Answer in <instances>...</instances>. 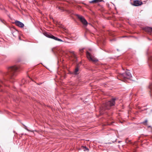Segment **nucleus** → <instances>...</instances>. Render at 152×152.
I'll return each instance as SVG.
<instances>
[{
  "label": "nucleus",
  "mask_w": 152,
  "mask_h": 152,
  "mask_svg": "<svg viewBox=\"0 0 152 152\" xmlns=\"http://www.w3.org/2000/svg\"><path fill=\"white\" fill-rule=\"evenodd\" d=\"M19 68L18 66H14L9 67L8 71L10 75L13 76L16 75Z\"/></svg>",
  "instance_id": "obj_1"
},
{
  "label": "nucleus",
  "mask_w": 152,
  "mask_h": 152,
  "mask_svg": "<svg viewBox=\"0 0 152 152\" xmlns=\"http://www.w3.org/2000/svg\"><path fill=\"white\" fill-rule=\"evenodd\" d=\"M26 130H27L28 131H29V132H30V131H31L30 130H29V129H27V128H26Z\"/></svg>",
  "instance_id": "obj_18"
},
{
  "label": "nucleus",
  "mask_w": 152,
  "mask_h": 152,
  "mask_svg": "<svg viewBox=\"0 0 152 152\" xmlns=\"http://www.w3.org/2000/svg\"><path fill=\"white\" fill-rule=\"evenodd\" d=\"M79 70V69L78 67L76 68L75 71L74 73L75 74H77V72Z\"/></svg>",
  "instance_id": "obj_12"
},
{
  "label": "nucleus",
  "mask_w": 152,
  "mask_h": 152,
  "mask_svg": "<svg viewBox=\"0 0 152 152\" xmlns=\"http://www.w3.org/2000/svg\"><path fill=\"white\" fill-rule=\"evenodd\" d=\"M142 4V1L139 0H135L133 1V5L135 6H138Z\"/></svg>",
  "instance_id": "obj_7"
},
{
  "label": "nucleus",
  "mask_w": 152,
  "mask_h": 152,
  "mask_svg": "<svg viewBox=\"0 0 152 152\" xmlns=\"http://www.w3.org/2000/svg\"><path fill=\"white\" fill-rule=\"evenodd\" d=\"M127 140H126V142H127Z\"/></svg>",
  "instance_id": "obj_21"
},
{
  "label": "nucleus",
  "mask_w": 152,
  "mask_h": 152,
  "mask_svg": "<svg viewBox=\"0 0 152 152\" xmlns=\"http://www.w3.org/2000/svg\"><path fill=\"white\" fill-rule=\"evenodd\" d=\"M145 30L146 31L148 32H152V28L151 27H147L145 29Z\"/></svg>",
  "instance_id": "obj_10"
},
{
  "label": "nucleus",
  "mask_w": 152,
  "mask_h": 152,
  "mask_svg": "<svg viewBox=\"0 0 152 152\" xmlns=\"http://www.w3.org/2000/svg\"><path fill=\"white\" fill-rule=\"evenodd\" d=\"M121 76L124 78L128 79H130L132 77L131 74L128 70L126 71L125 73L122 74Z\"/></svg>",
  "instance_id": "obj_4"
},
{
  "label": "nucleus",
  "mask_w": 152,
  "mask_h": 152,
  "mask_svg": "<svg viewBox=\"0 0 152 152\" xmlns=\"http://www.w3.org/2000/svg\"><path fill=\"white\" fill-rule=\"evenodd\" d=\"M72 53H74V52H72Z\"/></svg>",
  "instance_id": "obj_20"
},
{
  "label": "nucleus",
  "mask_w": 152,
  "mask_h": 152,
  "mask_svg": "<svg viewBox=\"0 0 152 152\" xmlns=\"http://www.w3.org/2000/svg\"><path fill=\"white\" fill-rule=\"evenodd\" d=\"M15 24L19 27L23 28L24 26V24L22 22L18 20L15 21Z\"/></svg>",
  "instance_id": "obj_8"
},
{
  "label": "nucleus",
  "mask_w": 152,
  "mask_h": 152,
  "mask_svg": "<svg viewBox=\"0 0 152 152\" xmlns=\"http://www.w3.org/2000/svg\"><path fill=\"white\" fill-rule=\"evenodd\" d=\"M44 34L46 37L53 39L56 41H58L59 42H63V41L61 39L55 37L50 33L45 32L44 33Z\"/></svg>",
  "instance_id": "obj_3"
},
{
  "label": "nucleus",
  "mask_w": 152,
  "mask_h": 152,
  "mask_svg": "<svg viewBox=\"0 0 152 152\" xmlns=\"http://www.w3.org/2000/svg\"><path fill=\"white\" fill-rule=\"evenodd\" d=\"M149 88L151 89V92H152V85H150L149 86Z\"/></svg>",
  "instance_id": "obj_13"
},
{
  "label": "nucleus",
  "mask_w": 152,
  "mask_h": 152,
  "mask_svg": "<svg viewBox=\"0 0 152 152\" xmlns=\"http://www.w3.org/2000/svg\"><path fill=\"white\" fill-rule=\"evenodd\" d=\"M58 9H60V10H61V7H58Z\"/></svg>",
  "instance_id": "obj_19"
},
{
  "label": "nucleus",
  "mask_w": 152,
  "mask_h": 152,
  "mask_svg": "<svg viewBox=\"0 0 152 152\" xmlns=\"http://www.w3.org/2000/svg\"><path fill=\"white\" fill-rule=\"evenodd\" d=\"M83 50V49H80V52H82Z\"/></svg>",
  "instance_id": "obj_17"
},
{
  "label": "nucleus",
  "mask_w": 152,
  "mask_h": 152,
  "mask_svg": "<svg viewBox=\"0 0 152 152\" xmlns=\"http://www.w3.org/2000/svg\"><path fill=\"white\" fill-rule=\"evenodd\" d=\"M0 21L2 22V23H4V20H2V19H0Z\"/></svg>",
  "instance_id": "obj_15"
},
{
  "label": "nucleus",
  "mask_w": 152,
  "mask_h": 152,
  "mask_svg": "<svg viewBox=\"0 0 152 152\" xmlns=\"http://www.w3.org/2000/svg\"><path fill=\"white\" fill-rule=\"evenodd\" d=\"M103 0H93L91 1H90V3H97L99 2H101L103 1Z\"/></svg>",
  "instance_id": "obj_9"
},
{
  "label": "nucleus",
  "mask_w": 152,
  "mask_h": 152,
  "mask_svg": "<svg viewBox=\"0 0 152 152\" xmlns=\"http://www.w3.org/2000/svg\"><path fill=\"white\" fill-rule=\"evenodd\" d=\"M82 148L84 150V151H88L89 149H88L86 147V146H83L82 147Z\"/></svg>",
  "instance_id": "obj_11"
},
{
  "label": "nucleus",
  "mask_w": 152,
  "mask_h": 152,
  "mask_svg": "<svg viewBox=\"0 0 152 152\" xmlns=\"http://www.w3.org/2000/svg\"><path fill=\"white\" fill-rule=\"evenodd\" d=\"M86 55L88 58L90 60L93 61H97L98 60L94 57H92L91 54L88 52H86Z\"/></svg>",
  "instance_id": "obj_6"
},
{
  "label": "nucleus",
  "mask_w": 152,
  "mask_h": 152,
  "mask_svg": "<svg viewBox=\"0 0 152 152\" xmlns=\"http://www.w3.org/2000/svg\"><path fill=\"white\" fill-rule=\"evenodd\" d=\"M2 83V81L0 80V87H1V84Z\"/></svg>",
  "instance_id": "obj_16"
},
{
  "label": "nucleus",
  "mask_w": 152,
  "mask_h": 152,
  "mask_svg": "<svg viewBox=\"0 0 152 152\" xmlns=\"http://www.w3.org/2000/svg\"><path fill=\"white\" fill-rule=\"evenodd\" d=\"M77 16L84 25L85 26H87V25L88 23L83 17L81 15H77Z\"/></svg>",
  "instance_id": "obj_5"
},
{
  "label": "nucleus",
  "mask_w": 152,
  "mask_h": 152,
  "mask_svg": "<svg viewBox=\"0 0 152 152\" xmlns=\"http://www.w3.org/2000/svg\"><path fill=\"white\" fill-rule=\"evenodd\" d=\"M147 120H146L145 121L143 122L142 123L143 124H145V123H147Z\"/></svg>",
  "instance_id": "obj_14"
},
{
  "label": "nucleus",
  "mask_w": 152,
  "mask_h": 152,
  "mask_svg": "<svg viewBox=\"0 0 152 152\" xmlns=\"http://www.w3.org/2000/svg\"><path fill=\"white\" fill-rule=\"evenodd\" d=\"M115 98H113L111 100L106 102L104 105L105 109H109L111 106L114 105L115 104Z\"/></svg>",
  "instance_id": "obj_2"
}]
</instances>
